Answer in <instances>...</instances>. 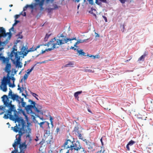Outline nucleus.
I'll use <instances>...</instances> for the list:
<instances>
[{
    "instance_id": "3c124183",
    "label": "nucleus",
    "mask_w": 153,
    "mask_h": 153,
    "mask_svg": "<svg viewBox=\"0 0 153 153\" xmlns=\"http://www.w3.org/2000/svg\"><path fill=\"white\" fill-rule=\"evenodd\" d=\"M28 76V75L27 74H25V75L24 76L23 79H24V80H26Z\"/></svg>"
},
{
    "instance_id": "6ab92c4d",
    "label": "nucleus",
    "mask_w": 153,
    "mask_h": 153,
    "mask_svg": "<svg viewBox=\"0 0 153 153\" xmlns=\"http://www.w3.org/2000/svg\"><path fill=\"white\" fill-rule=\"evenodd\" d=\"M82 93V91H79L75 92L74 94V96L76 99H78L79 98L78 95Z\"/></svg>"
},
{
    "instance_id": "b1692460",
    "label": "nucleus",
    "mask_w": 153,
    "mask_h": 153,
    "mask_svg": "<svg viewBox=\"0 0 153 153\" xmlns=\"http://www.w3.org/2000/svg\"><path fill=\"white\" fill-rule=\"evenodd\" d=\"M92 40V39H91L90 38H89V39H84V40H81V41H79L78 42H82V43H83L84 42H88L90 41H91Z\"/></svg>"
},
{
    "instance_id": "aec40b11",
    "label": "nucleus",
    "mask_w": 153,
    "mask_h": 153,
    "mask_svg": "<svg viewBox=\"0 0 153 153\" xmlns=\"http://www.w3.org/2000/svg\"><path fill=\"white\" fill-rule=\"evenodd\" d=\"M8 42V39H7L4 42H2L1 41H0V45L3 46L6 45Z\"/></svg>"
},
{
    "instance_id": "de8ad7c7",
    "label": "nucleus",
    "mask_w": 153,
    "mask_h": 153,
    "mask_svg": "<svg viewBox=\"0 0 153 153\" xmlns=\"http://www.w3.org/2000/svg\"><path fill=\"white\" fill-rule=\"evenodd\" d=\"M14 22V23L13 25V26H15L18 23L20 22V21L19 20H15Z\"/></svg>"
},
{
    "instance_id": "69168bd1",
    "label": "nucleus",
    "mask_w": 153,
    "mask_h": 153,
    "mask_svg": "<svg viewBox=\"0 0 153 153\" xmlns=\"http://www.w3.org/2000/svg\"><path fill=\"white\" fill-rule=\"evenodd\" d=\"M22 109L21 108H19L17 109V110L18 111V114H20L22 111Z\"/></svg>"
},
{
    "instance_id": "09e8293b",
    "label": "nucleus",
    "mask_w": 153,
    "mask_h": 153,
    "mask_svg": "<svg viewBox=\"0 0 153 153\" xmlns=\"http://www.w3.org/2000/svg\"><path fill=\"white\" fill-rule=\"evenodd\" d=\"M95 3L99 5H101V3L100 1H99V0H96Z\"/></svg>"
},
{
    "instance_id": "864d4df0",
    "label": "nucleus",
    "mask_w": 153,
    "mask_h": 153,
    "mask_svg": "<svg viewBox=\"0 0 153 153\" xmlns=\"http://www.w3.org/2000/svg\"><path fill=\"white\" fill-rule=\"evenodd\" d=\"M120 28L121 29V31L123 32L124 31V30L125 28V27L123 25H121L120 26Z\"/></svg>"
},
{
    "instance_id": "9d476101",
    "label": "nucleus",
    "mask_w": 153,
    "mask_h": 153,
    "mask_svg": "<svg viewBox=\"0 0 153 153\" xmlns=\"http://www.w3.org/2000/svg\"><path fill=\"white\" fill-rule=\"evenodd\" d=\"M87 143L86 144L88 149L90 150L91 151V150L93 151V146L95 145V143L93 142H91L89 141L88 142H87Z\"/></svg>"
},
{
    "instance_id": "4468645a",
    "label": "nucleus",
    "mask_w": 153,
    "mask_h": 153,
    "mask_svg": "<svg viewBox=\"0 0 153 153\" xmlns=\"http://www.w3.org/2000/svg\"><path fill=\"white\" fill-rule=\"evenodd\" d=\"M74 121L75 122L76 124L74 127V131L78 133V132H80L79 131V127L80 126V124L79 123L77 122L75 120Z\"/></svg>"
},
{
    "instance_id": "79ce46f5",
    "label": "nucleus",
    "mask_w": 153,
    "mask_h": 153,
    "mask_svg": "<svg viewBox=\"0 0 153 153\" xmlns=\"http://www.w3.org/2000/svg\"><path fill=\"white\" fill-rule=\"evenodd\" d=\"M23 12H22L19 14H16V15L14 16V18L15 19V20H16V19H18L20 16L21 14H22V13Z\"/></svg>"
},
{
    "instance_id": "49530a36",
    "label": "nucleus",
    "mask_w": 153,
    "mask_h": 153,
    "mask_svg": "<svg viewBox=\"0 0 153 153\" xmlns=\"http://www.w3.org/2000/svg\"><path fill=\"white\" fill-rule=\"evenodd\" d=\"M13 111L14 112V116H17V115H19L18 111L16 110L15 108Z\"/></svg>"
},
{
    "instance_id": "2eb2a0df",
    "label": "nucleus",
    "mask_w": 153,
    "mask_h": 153,
    "mask_svg": "<svg viewBox=\"0 0 153 153\" xmlns=\"http://www.w3.org/2000/svg\"><path fill=\"white\" fill-rule=\"evenodd\" d=\"M7 85L6 84H5L2 82H1V85L2 86H3V88H2V87H1V88L3 90V91L6 92L7 91Z\"/></svg>"
},
{
    "instance_id": "423d86ee",
    "label": "nucleus",
    "mask_w": 153,
    "mask_h": 153,
    "mask_svg": "<svg viewBox=\"0 0 153 153\" xmlns=\"http://www.w3.org/2000/svg\"><path fill=\"white\" fill-rule=\"evenodd\" d=\"M10 79V76H9V75H8V76H7V75L6 77L5 76L3 77L2 82L7 84H8L9 85V84H11Z\"/></svg>"
},
{
    "instance_id": "ddd939ff",
    "label": "nucleus",
    "mask_w": 153,
    "mask_h": 153,
    "mask_svg": "<svg viewBox=\"0 0 153 153\" xmlns=\"http://www.w3.org/2000/svg\"><path fill=\"white\" fill-rule=\"evenodd\" d=\"M29 7L32 10L34 9V6H33V2H32L31 4L30 5L27 4L25 6L23 9V11H25Z\"/></svg>"
},
{
    "instance_id": "f8f14e48",
    "label": "nucleus",
    "mask_w": 153,
    "mask_h": 153,
    "mask_svg": "<svg viewBox=\"0 0 153 153\" xmlns=\"http://www.w3.org/2000/svg\"><path fill=\"white\" fill-rule=\"evenodd\" d=\"M21 142L15 141L14 143L13 144V146L14 148V151L16 153H20V152H19L18 150V148H16V147L17 145H18L20 144Z\"/></svg>"
},
{
    "instance_id": "393cba45",
    "label": "nucleus",
    "mask_w": 153,
    "mask_h": 153,
    "mask_svg": "<svg viewBox=\"0 0 153 153\" xmlns=\"http://www.w3.org/2000/svg\"><path fill=\"white\" fill-rule=\"evenodd\" d=\"M51 34H48V33L46 34L44 38V41L46 42L47 41L49 37L50 36Z\"/></svg>"
},
{
    "instance_id": "0eeeda50",
    "label": "nucleus",
    "mask_w": 153,
    "mask_h": 153,
    "mask_svg": "<svg viewBox=\"0 0 153 153\" xmlns=\"http://www.w3.org/2000/svg\"><path fill=\"white\" fill-rule=\"evenodd\" d=\"M76 37H73L72 38H64L62 39H60V41L62 42V45L65 44V43H67L69 41H71L73 40H76Z\"/></svg>"
},
{
    "instance_id": "680f3d73",
    "label": "nucleus",
    "mask_w": 153,
    "mask_h": 153,
    "mask_svg": "<svg viewBox=\"0 0 153 153\" xmlns=\"http://www.w3.org/2000/svg\"><path fill=\"white\" fill-rule=\"evenodd\" d=\"M85 71L86 72H93V71L92 70L90 69H85Z\"/></svg>"
},
{
    "instance_id": "603ef678",
    "label": "nucleus",
    "mask_w": 153,
    "mask_h": 153,
    "mask_svg": "<svg viewBox=\"0 0 153 153\" xmlns=\"http://www.w3.org/2000/svg\"><path fill=\"white\" fill-rule=\"evenodd\" d=\"M47 10L48 13H51L52 11V10H53V8H48L47 9Z\"/></svg>"
},
{
    "instance_id": "c85d7f7f",
    "label": "nucleus",
    "mask_w": 153,
    "mask_h": 153,
    "mask_svg": "<svg viewBox=\"0 0 153 153\" xmlns=\"http://www.w3.org/2000/svg\"><path fill=\"white\" fill-rule=\"evenodd\" d=\"M28 102L30 103V105H37L35 102L30 99L28 100Z\"/></svg>"
},
{
    "instance_id": "6e6d98bb",
    "label": "nucleus",
    "mask_w": 153,
    "mask_h": 153,
    "mask_svg": "<svg viewBox=\"0 0 153 153\" xmlns=\"http://www.w3.org/2000/svg\"><path fill=\"white\" fill-rule=\"evenodd\" d=\"M14 50L12 51L11 52V53L10 55V57L11 58H12V57L13 56L14 54Z\"/></svg>"
},
{
    "instance_id": "4d7b16f0",
    "label": "nucleus",
    "mask_w": 153,
    "mask_h": 153,
    "mask_svg": "<svg viewBox=\"0 0 153 153\" xmlns=\"http://www.w3.org/2000/svg\"><path fill=\"white\" fill-rule=\"evenodd\" d=\"M87 1L89 2V4H90L92 5L94 4L93 0H87Z\"/></svg>"
},
{
    "instance_id": "774afa93",
    "label": "nucleus",
    "mask_w": 153,
    "mask_h": 153,
    "mask_svg": "<svg viewBox=\"0 0 153 153\" xmlns=\"http://www.w3.org/2000/svg\"><path fill=\"white\" fill-rule=\"evenodd\" d=\"M14 55H15V58H16L18 57V56H19L17 52H14Z\"/></svg>"
},
{
    "instance_id": "5701e85b",
    "label": "nucleus",
    "mask_w": 153,
    "mask_h": 153,
    "mask_svg": "<svg viewBox=\"0 0 153 153\" xmlns=\"http://www.w3.org/2000/svg\"><path fill=\"white\" fill-rule=\"evenodd\" d=\"M22 33V31L19 32L18 34L16 35V36H18V39H22L23 38V36L22 35H21Z\"/></svg>"
},
{
    "instance_id": "58836bf2",
    "label": "nucleus",
    "mask_w": 153,
    "mask_h": 153,
    "mask_svg": "<svg viewBox=\"0 0 153 153\" xmlns=\"http://www.w3.org/2000/svg\"><path fill=\"white\" fill-rule=\"evenodd\" d=\"M30 124H31V123H30L28 121L27 122V128L28 130L29 131V132H30V131L31 130V129L30 128L29 126H30Z\"/></svg>"
},
{
    "instance_id": "1a4fd4ad",
    "label": "nucleus",
    "mask_w": 153,
    "mask_h": 153,
    "mask_svg": "<svg viewBox=\"0 0 153 153\" xmlns=\"http://www.w3.org/2000/svg\"><path fill=\"white\" fill-rule=\"evenodd\" d=\"M19 132V134L18 135H17L16 136V139L15 140V141H18L19 142H21V137L22 135L25 133L24 132H22V131H18Z\"/></svg>"
},
{
    "instance_id": "c9c22d12",
    "label": "nucleus",
    "mask_w": 153,
    "mask_h": 153,
    "mask_svg": "<svg viewBox=\"0 0 153 153\" xmlns=\"http://www.w3.org/2000/svg\"><path fill=\"white\" fill-rule=\"evenodd\" d=\"M135 143V142L134 141L131 140L127 144L129 146H131L133 145L134 143Z\"/></svg>"
},
{
    "instance_id": "a211bd4d",
    "label": "nucleus",
    "mask_w": 153,
    "mask_h": 153,
    "mask_svg": "<svg viewBox=\"0 0 153 153\" xmlns=\"http://www.w3.org/2000/svg\"><path fill=\"white\" fill-rule=\"evenodd\" d=\"M76 51L79 53V55H81V56H86V53L83 51L81 49L80 50H79L78 49H77Z\"/></svg>"
},
{
    "instance_id": "cd10ccee",
    "label": "nucleus",
    "mask_w": 153,
    "mask_h": 153,
    "mask_svg": "<svg viewBox=\"0 0 153 153\" xmlns=\"http://www.w3.org/2000/svg\"><path fill=\"white\" fill-rule=\"evenodd\" d=\"M56 43H54L55 44V45H62V43L61 41H60V39H57V41H56Z\"/></svg>"
},
{
    "instance_id": "f3484780",
    "label": "nucleus",
    "mask_w": 153,
    "mask_h": 153,
    "mask_svg": "<svg viewBox=\"0 0 153 153\" xmlns=\"http://www.w3.org/2000/svg\"><path fill=\"white\" fill-rule=\"evenodd\" d=\"M11 59L13 64L15 65L16 67H18L19 65L21 63V62L20 61H16L14 59Z\"/></svg>"
},
{
    "instance_id": "e2e57ef3",
    "label": "nucleus",
    "mask_w": 153,
    "mask_h": 153,
    "mask_svg": "<svg viewBox=\"0 0 153 153\" xmlns=\"http://www.w3.org/2000/svg\"><path fill=\"white\" fill-rule=\"evenodd\" d=\"M7 111L8 113L7 114H8L9 115H12V111H11L10 109H9L8 110H7Z\"/></svg>"
},
{
    "instance_id": "2f4dec72",
    "label": "nucleus",
    "mask_w": 153,
    "mask_h": 153,
    "mask_svg": "<svg viewBox=\"0 0 153 153\" xmlns=\"http://www.w3.org/2000/svg\"><path fill=\"white\" fill-rule=\"evenodd\" d=\"M22 128H19L18 127V128H17L18 129L19 131H25V130L24 129V126H25V124H22Z\"/></svg>"
},
{
    "instance_id": "052dcab7",
    "label": "nucleus",
    "mask_w": 153,
    "mask_h": 153,
    "mask_svg": "<svg viewBox=\"0 0 153 153\" xmlns=\"http://www.w3.org/2000/svg\"><path fill=\"white\" fill-rule=\"evenodd\" d=\"M53 7L54 8H53V10H55L58 8V6L56 4H54L53 5Z\"/></svg>"
},
{
    "instance_id": "f03ea898",
    "label": "nucleus",
    "mask_w": 153,
    "mask_h": 153,
    "mask_svg": "<svg viewBox=\"0 0 153 153\" xmlns=\"http://www.w3.org/2000/svg\"><path fill=\"white\" fill-rule=\"evenodd\" d=\"M70 147L71 148H74V149L77 152H78L80 149H83L82 151L85 152L84 153H85L84 149L80 145V144L79 141H77L76 143H75L74 144L73 143V145H71Z\"/></svg>"
},
{
    "instance_id": "412c9836",
    "label": "nucleus",
    "mask_w": 153,
    "mask_h": 153,
    "mask_svg": "<svg viewBox=\"0 0 153 153\" xmlns=\"http://www.w3.org/2000/svg\"><path fill=\"white\" fill-rule=\"evenodd\" d=\"M74 65V62H69L65 66V67H73V65Z\"/></svg>"
},
{
    "instance_id": "f257e3e1",
    "label": "nucleus",
    "mask_w": 153,
    "mask_h": 153,
    "mask_svg": "<svg viewBox=\"0 0 153 153\" xmlns=\"http://www.w3.org/2000/svg\"><path fill=\"white\" fill-rule=\"evenodd\" d=\"M35 2H33L34 9L36 10L37 9V7L39 6L40 7V10H43L44 8L43 7L44 3L40 0H34Z\"/></svg>"
},
{
    "instance_id": "bf43d9fd",
    "label": "nucleus",
    "mask_w": 153,
    "mask_h": 153,
    "mask_svg": "<svg viewBox=\"0 0 153 153\" xmlns=\"http://www.w3.org/2000/svg\"><path fill=\"white\" fill-rule=\"evenodd\" d=\"M8 115H9L7 114H4V118L5 119H8L9 118Z\"/></svg>"
},
{
    "instance_id": "a18cd8bd",
    "label": "nucleus",
    "mask_w": 153,
    "mask_h": 153,
    "mask_svg": "<svg viewBox=\"0 0 153 153\" xmlns=\"http://www.w3.org/2000/svg\"><path fill=\"white\" fill-rule=\"evenodd\" d=\"M145 57L143 55L141 56L138 59V61H143L144 60Z\"/></svg>"
},
{
    "instance_id": "ea45409f",
    "label": "nucleus",
    "mask_w": 153,
    "mask_h": 153,
    "mask_svg": "<svg viewBox=\"0 0 153 153\" xmlns=\"http://www.w3.org/2000/svg\"><path fill=\"white\" fill-rule=\"evenodd\" d=\"M6 58H5L4 56H2L1 60H2L3 63L4 64L6 63Z\"/></svg>"
},
{
    "instance_id": "9b49d317",
    "label": "nucleus",
    "mask_w": 153,
    "mask_h": 153,
    "mask_svg": "<svg viewBox=\"0 0 153 153\" xmlns=\"http://www.w3.org/2000/svg\"><path fill=\"white\" fill-rule=\"evenodd\" d=\"M2 101L4 103V105H5V103L7 102H8L9 101V98L8 96L6 95H4L2 97Z\"/></svg>"
},
{
    "instance_id": "f704fd0d",
    "label": "nucleus",
    "mask_w": 153,
    "mask_h": 153,
    "mask_svg": "<svg viewBox=\"0 0 153 153\" xmlns=\"http://www.w3.org/2000/svg\"><path fill=\"white\" fill-rule=\"evenodd\" d=\"M47 121H44V122H41L40 123H38V124H39L40 125V128H44V127L43 126H42V125L44 124L45 123H46Z\"/></svg>"
},
{
    "instance_id": "37998d69",
    "label": "nucleus",
    "mask_w": 153,
    "mask_h": 153,
    "mask_svg": "<svg viewBox=\"0 0 153 153\" xmlns=\"http://www.w3.org/2000/svg\"><path fill=\"white\" fill-rule=\"evenodd\" d=\"M8 107L9 108V109H10L11 111H13L15 108V106L14 105H11Z\"/></svg>"
},
{
    "instance_id": "e433bc0d",
    "label": "nucleus",
    "mask_w": 153,
    "mask_h": 153,
    "mask_svg": "<svg viewBox=\"0 0 153 153\" xmlns=\"http://www.w3.org/2000/svg\"><path fill=\"white\" fill-rule=\"evenodd\" d=\"M33 108L34 109L35 111L37 113H39L40 112V111L36 107V105H33Z\"/></svg>"
},
{
    "instance_id": "338daca9",
    "label": "nucleus",
    "mask_w": 153,
    "mask_h": 153,
    "mask_svg": "<svg viewBox=\"0 0 153 153\" xmlns=\"http://www.w3.org/2000/svg\"><path fill=\"white\" fill-rule=\"evenodd\" d=\"M9 86L10 87H11L12 88H14L15 86V85L14 84V83H13V84H12L11 83V84H9Z\"/></svg>"
},
{
    "instance_id": "dca6fc26",
    "label": "nucleus",
    "mask_w": 153,
    "mask_h": 153,
    "mask_svg": "<svg viewBox=\"0 0 153 153\" xmlns=\"http://www.w3.org/2000/svg\"><path fill=\"white\" fill-rule=\"evenodd\" d=\"M19 144V148L20 149H26L27 148V145L25 144V142H24L22 144Z\"/></svg>"
},
{
    "instance_id": "4c0bfd02",
    "label": "nucleus",
    "mask_w": 153,
    "mask_h": 153,
    "mask_svg": "<svg viewBox=\"0 0 153 153\" xmlns=\"http://www.w3.org/2000/svg\"><path fill=\"white\" fill-rule=\"evenodd\" d=\"M44 133L45 134H46L48 136H49L50 134V131L49 130H46L44 131Z\"/></svg>"
},
{
    "instance_id": "4be33fe9",
    "label": "nucleus",
    "mask_w": 153,
    "mask_h": 153,
    "mask_svg": "<svg viewBox=\"0 0 153 153\" xmlns=\"http://www.w3.org/2000/svg\"><path fill=\"white\" fill-rule=\"evenodd\" d=\"M68 143L69 142L67 141V140L66 142H65L62 146L63 147H64V149H67L68 148H71L70 146H69L68 145L67 146H66V145H67Z\"/></svg>"
},
{
    "instance_id": "a19ab883",
    "label": "nucleus",
    "mask_w": 153,
    "mask_h": 153,
    "mask_svg": "<svg viewBox=\"0 0 153 153\" xmlns=\"http://www.w3.org/2000/svg\"><path fill=\"white\" fill-rule=\"evenodd\" d=\"M81 41V39H78L77 41V42L75 43L74 44V47H77V45L78 44H80V43H82V42H78L79 41Z\"/></svg>"
},
{
    "instance_id": "8fccbe9b",
    "label": "nucleus",
    "mask_w": 153,
    "mask_h": 153,
    "mask_svg": "<svg viewBox=\"0 0 153 153\" xmlns=\"http://www.w3.org/2000/svg\"><path fill=\"white\" fill-rule=\"evenodd\" d=\"M52 45H53V46L52 48H51L52 49V50L55 48H59V47H56V45H55V44H54V43H53Z\"/></svg>"
},
{
    "instance_id": "c756f323",
    "label": "nucleus",
    "mask_w": 153,
    "mask_h": 153,
    "mask_svg": "<svg viewBox=\"0 0 153 153\" xmlns=\"http://www.w3.org/2000/svg\"><path fill=\"white\" fill-rule=\"evenodd\" d=\"M26 104V102H22V103H21V105H18L19 108H22V107H24L25 108V107H26L25 106Z\"/></svg>"
},
{
    "instance_id": "c03bdc74",
    "label": "nucleus",
    "mask_w": 153,
    "mask_h": 153,
    "mask_svg": "<svg viewBox=\"0 0 153 153\" xmlns=\"http://www.w3.org/2000/svg\"><path fill=\"white\" fill-rule=\"evenodd\" d=\"M77 134H78V137H79V138L80 139L83 140V137L82 136L81 134L80 133V132H78Z\"/></svg>"
},
{
    "instance_id": "39448f33",
    "label": "nucleus",
    "mask_w": 153,
    "mask_h": 153,
    "mask_svg": "<svg viewBox=\"0 0 153 153\" xmlns=\"http://www.w3.org/2000/svg\"><path fill=\"white\" fill-rule=\"evenodd\" d=\"M11 63L6 64L5 67L4 68V70L5 72L7 73V76H8V75L10 74L11 72Z\"/></svg>"
},
{
    "instance_id": "a878e982",
    "label": "nucleus",
    "mask_w": 153,
    "mask_h": 153,
    "mask_svg": "<svg viewBox=\"0 0 153 153\" xmlns=\"http://www.w3.org/2000/svg\"><path fill=\"white\" fill-rule=\"evenodd\" d=\"M6 32L5 29L3 27H0V34L2 33H4Z\"/></svg>"
},
{
    "instance_id": "7ed1b4c3",
    "label": "nucleus",
    "mask_w": 153,
    "mask_h": 153,
    "mask_svg": "<svg viewBox=\"0 0 153 153\" xmlns=\"http://www.w3.org/2000/svg\"><path fill=\"white\" fill-rule=\"evenodd\" d=\"M33 105H26L25 108V109L27 113L28 114H35V113L33 111L32 109L33 108Z\"/></svg>"
},
{
    "instance_id": "5fc2aeb1",
    "label": "nucleus",
    "mask_w": 153,
    "mask_h": 153,
    "mask_svg": "<svg viewBox=\"0 0 153 153\" xmlns=\"http://www.w3.org/2000/svg\"><path fill=\"white\" fill-rule=\"evenodd\" d=\"M57 37L59 38H66V36H65L63 34H58L57 35Z\"/></svg>"
},
{
    "instance_id": "13d9d810",
    "label": "nucleus",
    "mask_w": 153,
    "mask_h": 153,
    "mask_svg": "<svg viewBox=\"0 0 153 153\" xmlns=\"http://www.w3.org/2000/svg\"><path fill=\"white\" fill-rule=\"evenodd\" d=\"M86 56H88L89 57H93V59H95L96 58L95 56H94L93 55H90V54H88L87 55H86Z\"/></svg>"
},
{
    "instance_id": "0e129e2a",
    "label": "nucleus",
    "mask_w": 153,
    "mask_h": 153,
    "mask_svg": "<svg viewBox=\"0 0 153 153\" xmlns=\"http://www.w3.org/2000/svg\"><path fill=\"white\" fill-rule=\"evenodd\" d=\"M51 42H48L47 43L44 44V46H47V47H49V45H51Z\"/></svg>"
},
{
    "instance_id": "72a5a7b5",
    "label": "nucleus",
    "mask_w": 153,
    "mask_h": 153,
    "mask_svg": "<svg viewBox=\"0 0 153 153\" xmlns=\"http://www.w3.org/2000/svg\"><path fill=\"white\" fill-rule=\"evenodd\" d=\"M31 94L32 95L35 97V98L37 100H39L38 98L36 97V96H38V95L36 93H33L32 92H31Z\"/></svg>"
},
{
    "instance_id": "473e14b6",
    "label": "nucleus",
    "mask_w": 153,
    "mask_h": 153,
    "mask_svg": "<svg viewBox=\"0 0 153 153\" xmlns=\"http://www.w3.org/2000/svg\"><path fill=\"white\" fill-rule=\"evenodd\" d=\"M17 128H18V127L17 126V124L16 125V126L14 127H12V128H13V131L15 132H17L19 131V129H18Z\"/></svg>"
},
{
    "instance_id": "6e6552de",
    "label": "nucleus",
    "mask_w": 153,
    "mask_h": 153,
    "mask_svg": "<svg viewBox=\"0 0 153 153\" xmlns=\"http://www.w3.org/2000/svg\"><path fill=\"white\" fill-rule=\"evenodd\" d=\"M16 119L15 121V123L16 122L18 123H21L22 124H25V122L24 119L21 117H19V115L15 117Z\"/></svg>"
},
{
    "instance_id": "20e7f679",
    "label": "nucleus",
    "mask_w": 153,
    "mask_h": 153,
    "mask_svg": "<svg viewBox=\"0 0 153 153\" xmlns=\"http://www.w3.org/2000/svg\"><path fill=\"white\" fill-rule=\"evenodd\" d=\"M12 90L10 89V91L8 94V96L11 97V99L13 101L16 100L19 98H21V97H19L18 95L16 94H12Z\"/></svg>"
},
{
    "instance_id": "bb28decb",
    "label": "nucleus",
    "mask_w": 153,
    "mask_h": 153,
    "mask_svg": "<svg viewBox=\"0 0 153 153\" xmlns=\"http://www.w3.org/2000/svg\"><path fill=\"white\" fill-rule=\"evenodd\" d=\"M9 119L11 120H12L13 121H15V120H16V117L14 116H13L12 115H9Z\"/></svg>"
},
{
    "instance_id": "7c9ffc66",
    "label": "nucleus",
    "mask_w": 153,
    "mask_h": 153,
    "mask_svg": "<svg viewBox=\"0 0 153 153\" xmlns=\"http://www.w3.org/2000/svg\"><path fill=\"white\" fill-rule=\"evenodd\" d=\"M12 101H10V102H7L6 103H5V106L6 107H8L10 106H11V105H13L12 104Z\"/></svg>"
}]
</instances>
